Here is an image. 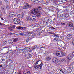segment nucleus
<instances>
[{"mask_svg":"<svg viewBox=\"0 0 74 74\" xmlns=\"http://www.w3.org/2000/svg\"><path fill=\"white\" fill-rule=\"evenodd\" d=\"M54 36H55L57 38H59V36H58L56 34H54Z\"/></svg>","mask_w":74,"mask_h":74,"instance_id":"30","label":"nucleus"},{"mask_svg":"<svg viewBox=\"0 0 74 74\" xmlns=\"http://www.w3.org/2000/svg\"><path fill=\"white\" fill-rule=\"evenodd\" d=\"M63 71V70H62V68L60 69V71Z\"/></svg>","mask_w":74,"mask_h":74,"instance_id":"39","label":"nucleus"},{"mask_svg":"<svg viewBox=\"0 0 74 74\" xmlns=\"http://www.w3.org/2000/svg\"><path fill=\"white\" fill-rule=\"evenodd\" d=\"M72 42L73 44V45H74V40L72 41Z\"/></svg>","mask_w":74,"mask_h":74,"instance_id":"40","label":"nucleus"},{"mask_svg":"<svg viewBox=\"0 0 74 74\" xmlns=\"http://www.w3.org/2000/svg\"><path fill=\"white\" fill-rule=\"evenodd\" d=\"M51 57L49 56H47L45 60L46 61H49V60H51Z\"/></svg>","mask_w":74,"mask_h":74,"instance_id":"14","label":"nucleus"},{"mask_svg":"<svg viewBox=\"0 0 74 74\" xmlns=\"http://www.w3.org/2000/svg\"><path fill=\"white\" fill-rule=\"evenodd\" d=\"M61 72H62V74H64V72H63V71H62Z\"/></svg>","mask_w":74,"mask_h":74,"instance_id":"47","label":"nucleus"},{"mask_svg":"<svg viewBox=\"0 0 74 74\" xmlns=\"http://www.w3.org/2000/svg\"><path fill=\"white\" fill-rule=\"evenodd\" d=\"M1 8L2 11H5V6H2Z\"/></svg>","mask_w":74,"mask_h":74,"instance_id":"22","label":"nucleus"},{"mask_svg":"<svg viewBox=\"0 0 74 74\" xmlns=\"http://www.w3.org/2000/svg\"><path fill=\"white\" fill-rule=\"evenodd\" d=\"M65 47H66V46H65Z\"/></svg>","mask_w":74,"mask_h":74,"instance_id":"61","label":"nucleus"},{"mask_svg":"<svg viewBox=\"0 0 74 74\" xmlns=\"http://www.w3.org/2000/svg\"><path fill=\"white\" fill-rule=\"evenodd\" d=\"M20 25L21 26H24V23L22 21L21 22L20 20V23H19Z\"/></svg>","mask_w":74,"mask_h":74,"instance_id":"19","label":"nucleus"},{"mask_svg":"<svg viewBox=\"0 0 74 74\" xmlns=\"http://www.w3.org/2000/svg\"><path fill=\"white\" fill-rule=\"evenodd\" d=\"M2 62H4V61H5V59L3 58L2 59Z\"/></svg>","mask_w":74,"mask_h":74,"instance_id":"36","label":"nucleus"},{"mask_svg":"<svg viewBox=\"0 0 74 74\" xmlns=\"http://www.w3.org/2000/svg\"><path fill=\"white\" fill-rule=\"evenodd\" d=\"M30 40V39H29V38L26 41V42H28V41H29V40Z\"/></svg>","mask_w":74,"mask_h":74,"instance_id":"38","label":"nucleus"},{"mask_svg":"<svg viewBox=\"0 0 74 74\" xmlns=\"http://www.w3.org/2000/svg\"><path fill=\"white\" fill-rule=\"evenodd\" d=\"M24 50L26 49V50L29 49H30V47H26L24 48Z\"/></svg>","mask_w":74,"mask_h":74,"instance_id":"28","label":"nucleus"},{"mask_svg":"<svg viewBox=\"0 0 74 74\" xmlns=\"http://www.w3.org/2000/svg\"><path fill=\"white\" fill-rule=\"evenodd\" d=\"M58 49H59L60 50V48H59V47H58Z\"/></svg>","mask_w":74,"mask_h":74,"instance_id":"53","label":"nucleus"},{"mask_svg":"<svg viewBox=\"0 0 74 74\" xmlns=\"http://www.w3.org/2000/svg\"><path fill=\"white\" fill-rule=\"evenodd\" d=\"M2 4V1H0V5H1Z\"/></svg>","mask_w":74,"mask_h":74,"instance_id":"37","label":"nucleus"},{"mask_svg":"<svg viewBox=\"0 0 74 74\" xmlns=\"http://www.w3.org/2000/svg\"><path fill=\"white\" fill-rule=\"evenodd\" d=\"M16 48H18V47H16Z\"/></svg>","mask_w":74,"mask_h":74,"instance_id":"60","label":"nucleus"},{"mask_svg":"<svg viewBox=\"0 0 74 74\" xmlns=\"http://www.w3.org/2000/svg\"><path fill=\"white\" fill-rule=\"evenodd\" d=\"M24 74H30V71H29L26 73H25Z\"/></svg>","mask_w":74,"mask_h":74,"instance_id":"31","label":"nucleus"},{"mask_svg":"<svg viewBox=\"0 0 74 74\" xmlns=\"http://www.w3.org/2000/svg\"><path fill=\"white\" fill-rule=\"evenodd\" d=\"M29 58H31L32 57V54H29Z\"/></svg>","mask_w":74,"mask_h":74,"instance_id":"33","label":"nucleus"},{"mask_svg":"<svg viewBox=\"0 0 74 74\" xmlns=\"http://www.w3.org/2000/svg\"><path fill=\"white\" fill-rule=\"evenodd\" d=\"M3 25L0 22V26H3Z\"/></svg>","mask_w":74,"mask_h":74,"instance_id":"43","label":"nucleus"},{"mask_svg":"<svg viewBox=\"0 0 74 74\" xmlns=\"http://www.w3.org/2000/svg\"><path fill=\"white\" fill-rule=\"evenodd\" d=\"M15 73L16 74V72H15Z\"/></svg>","mask_w":74,"mask_h":74,"instance_id":"59","label":"nucleus"},{"mask_svg":"<svg viewBox=\"0 0 74 74\" xmlns=\"http://www.w3.org/2000/svg\"><path fill=\"white\" fill-rule=\"evenodd\" d=\"M24 50H25L24 48L23 49H21L19 50V52L20 53H22V52H23V51H24Z\"/></svg>","mask_w":74,"mask_h":74,"instance_id":"24","label":"nucleus"},{"mask_svg":"<svg viewBox=\"0 0 74 74\" xmlns=\"http://www.w3.org/2000/svg\"><path fill=\"white\" fill-rule=\"evenodd\" d=\"M15 34V33H11V34Z\"/></svg>","mask_w":74,"mask_h":74,"instance_id":"51","label":"nucleus"},{"mask_svg":"<svg viewBox=\"0 0 74 74\" xmlns=\"http://www.w3.org/2000/svg\"><path fill=\"white\" fill-rule=\"evenodd\" d=\"M73 23H68L67 25L66 26L67 27H73Z\"/></svg>","mask_w":74,"mask_h":74,"instance_id":"10","label":"nucleus"},{"mask_svg":"<svg viewBox=\"0 0 74 74\" xmlns=\"http://www.w3.org/2000/svg\"><path fill=\"white\" fill-rule=\"evenodd\" d=\"M16 28L17 29H18L19 30H25V29H26V27L21 26L17 27Z\"/></svg>","mask_w":74,"mask_h":74,"instance_id":"9","label":"nucleus"},{"mask_svg":"<svg viewBox=\"0 0 74 74\" xmlns=\"http://www.w3.org/2000/svg\"><path fill=\"white\" fill-rule=\"evenodd\" d=\"M0 67H3V66L1 64L0 65Z\"/></svg>","mask_w":74,"mask_h":74,"instance_id":"46","label":"nucleus"},{"mask_svg":"<svg viewBox=\"0 0 74 74\" xmlns=\"http://www.w3.org/2000/svg\"><path fill=\"white\" fill-rule=\"evenodd\" d=\"M31 14H32L34 15L36 14L37 16V17H40L41 15V11H38L36 9H33L31 11Z\"/></svg>","mask_w":74,"mask_h":74,"instance_id":"2","label":"nucleus"},{"mask_svg":"<svg viewBox=\"0 0 74 74\" xmlns=\"http://www.w3.org/2000/svg\"><path fill=\"white\" fill-rule=\"evenodd\" d=\"M33 47V48H32V50H34L37 47V45L34 46Z\"/></svg>","mask_w":74,"mask_h":74,"instance_id":"23","label":"nucleus"},{"mask_svg":"<svg viewBox=\"0 0 74 74\" xmlns=\"http://www.w3.org/2000/svg\"><path fill=\"white\" fill-rule=\"evenodd\" d=\"M41 48H45V47H41Z\"/></svg>","mask_w":74,"mask_h":74,"instance_id":"41","label":"nucleus"},{"mask_svg":"<svg viewBox=\"0 0 74 74\" xmlns=\"http://www.w3.org/2000/svg\"><path fill=\"white\" fill-rule=\"evenodd\" d=\"M34 35H32V37H34Z\"/></svg>","mask_w":74,"mask_h":74,"instance_id":"52","label":"nucleus"},{"mask_svg":"<svg viewBox=\"0 0 74 74\" xmlns=\"http://www.w3.org/2000/svg\"><path fill=\"white\" fill-rule=\"evenodd\" d=\"M53 29H55V28H53Z\"/></svg>","mask_w":74,"mask_h":74,"instance_id":"58","label":"nucleus"},{"mask_svg":"<svg viewBox=\"0 0 74 74\" xmlns=\"http://www.w3.org/2000/svg\"><path fill=\"white\" fill-rule=\"evenodd\" d=\"M58 60L56 57H54L52 59V62L53 63H56Z\"/></svg>","mask_w":74,"mask_h":74,"instance_id":"7","label":"nucleus"},{"mask_svg":"<svg viewBox=\"0 0 74 74\" xmlns=\"http://www.w3.org/2000/svg\"><path fill=\"white\" fill-rule=\"evenodd\" d=\"M18 18H23V16H24V14H20L18 15Z\"/></svg>","mask_w":74,"mask_h":74,"instance_id":"16","label":"nucleus"},{"mask_svg":"<svg viewBox=\"0 0 74 74\" xmlns=\"http://www.w3.org/2000/svg\"><path fill=\"white\" fill-rule=\"evenodd\" d=\"M16 15V13L15 12H11L9 13V16H15Z\"/></svg>","mask_w":74,"mask_h":74,"instance_id":"6","label":"nucleus"},{"mask_svg":"<svg viewBox=\"0 0 74 74\" xmlns=\"http://www.w3.org/2000/svg\"><path fill=\"white\" fill-rule=\"evenodd\" d=\"M56 55L59 57H62V56H64V53L61 51H56Z\"/></svg>","mask_w":74,"mask_h":74,"instance_id":"3","label":"nucleus"},{"mask_svg":"<svg viewBox=\"0 0 74 74\" xmlns=\"http://www.w3.org/2000/svg\"><path fill=\"white\" fill-rule=\"evenodd\" d=\"M61 24L62 25H64V26H66V23H61Z\"/></svg>","mask_w":74,"mask_h":74,"instance_id":"29","label":"nucleus"},{"mask_svg":"<svg viewBox=\"0 0 74 74\" xmlns=\"http://www.w3.org/2000/svg\"><path fill=\"white\" fill-rule=\"evenodd\" d=\"M72 29H73L72 28Z\"/></svg>","mask_w":74,"mask_h":74,"instance_id":"63","label":"nucleus"},{"mask_svg":"<svg viewBox=\"0 0 74 74\" xmlns=\"http://www.w3.org/2000/svg\"><path fill=\"white\" fill-rule=\"evenodd\" d=\"M14 27H15V26L14 25L13 26V28H14Z\"/></svg>","mask_w":74,"mask_h":74,"instance_id":"55","label":"nucleus"},{"mask_svg":"<svg viewBox=\"0 0 74 74\" xmlns=\"http://www.w3.org/2000/svg\"><path fill=\"white\" fill-rule=\"evenodd\" d=\"M60 63H61V62L59 60H57L56 62V63H55L56 64V65H58V66L60 65Z\"/></svg>","mask_w":74,"mask_h":74,"instance_id":"13","label":"nucleus"},{"mask_svg":"<svg viewBox=\"0 0 74 74\" xmlns=\"http://www.w3.org/2000/svg\"><path fill=\"white\" fill-rule=\"evenodd\" d=\"M49 29H51V27H50L49 28Z\"/></svg>","mask_w":74,"mask_h":74,"instance_id":"57","label":"nucleus"},{"mask_svg":"<svg viewBox=\"0 0 74 74\" xmlns=\"http://www.w3.org/2000/svg\"><path fill=\"white\" fill-rule=\"evenodd\" d=\"M14 1H16V2H17V0H14Z\"/></svg>","mask_w":74,"mask_h":74,"instance_id":"54","label":"nucleus"},{"mask_svg":"<svg viewBox=\"0 0 74 74\" xmlns=\"http://www.w3.org/2000/svg\"><path fill=\"white\" fill-rule=\"evenodd\" d=\"M31 7H32V6L31 5H29L27 3H26V5L23 7V9H27L29 8H30Z\"/></svg>","mask_w":74,"mask_h":74,"instance_id":"5","label":"nucleus"},{"mask_svg":"<svg viewBox=\"0 0 74 74\" xmlns=\"http://www.w3.org/2000/svg\"><path fill=\"white\" fill-rule=\"evenodd\" d=\"M26 19L27 21H30L31 20V18H30V17H27L26 18Z\"/></svg>","mask_w":74,"mask_h":74,"instance_id":"18","label":"nucleus"},{"mask_svg":"<svg viewBox=\"0 0 74 74\" xmlns=\"http://www.w3.org/2000/svg\"><path fill=\"white\" fill-rule=\"evenodd\" d=\"M12 28H13V27H8V29L9 30H10V31H12V30H13Z\"/></svg>","mask_w":74,"mask_h":74,"instance_id":"21","label":"nucleus"},{"mask_svg":"<svg viewBox=\"0 0 74 74\" xmlns=\"http://www.w3.org/2000/svg\"><path fill=\"white\" fill-rule=\"evenodd\" d=\"M31 20L32 21H33V22L36 21V17L35 16H32L31 18Z\"/></svg>","mask_w":74,"mask_h":74,"instance_id":"12","label":"nucleus"},{"mask_svg":"<svg viewBox=\"0 0 74 74\" xmlns=\"http://www.w3.org/2000/svg\"><path fill=\"white\" fill-rule=\"evenodd\" d=\"M6 8L7 9H10V7H9V6H7L6 7Z\"/></svg>","mask_w":74,"mask_h":74,"instance_id":"35","label":"nucleus"},{"mask_svg":"<svg viewBox=\"0 0 74 74\" xmlns=\"http://www.w3.org/2000/svg\"><path fill=\"white\" fill-rule=\"evenodd\" d=\"M73 37L71 34H69L67 36V38L69 40H70Z\"/></svg>","mask_w":74,"mask_h":74,"instance_id":"11","label":"nucleus"},{"mask_svg":"<svg viewBox=\"0 0 74 74\" xmlns=\"http://www.w3.org/2000/svg\"><path fill=\"white\" fill-rule=\"evenodd\" d=\"M38 0H34V1H38Z\"/></svg>","mask_w":74,"mask_h":74,"instance_id":"49","label":"nucleus"},{"mask_svg":"<svg viewBox=\"0 0 74 74\" xmlns=\"http://www.w3.org/2000/svg\"><path fill=\"white\" fill-rule=\"evenodd\" d=\"M5 2H6L7 3V2H8V0H4Z\"/></svg>","mask_w":74,"mask_h":74,"instance_id":"42","label":"nucleus"},{"mask_svg":"<svg viewBox=\"0 0 74 74\" xmlns=\"http://www.w3.org/2000/svg\"><path fill=\"white\" fill-rule=\"evenodd\" d=\"M72 58V54H70L67 56V59L68 60H71Z\"/></svg>","mask_w":74,"mask_h":74,"instance_id":"8","label":"nucleus"},{"mask_svg":"<svg viewBox=\"0 0 74 74\" xmlns=\"http://www.w3.org/2000/svg\"><path fill=\"white\" fill-rule=\"evenodd\" d=\"M13 40V42H16L17 41H18V39L17 38H15V39H14Z\"/></svg>","mask_w":74,"mask_h":74,"instance_id":"20","label":"nucleus"},{"mask_svg":"<svg viewBox=\"0 0 74 74\" xmlns=\"http://www.w3.org/2000/svg\"><path fill=\"white\" fill-rule=\"evenodd\" d=\"M10 52L9 51H8L6 53L7 54V53H9V52Z\"/></svg>","mask_w":74,"mask_h":74,"instance_id":"50","label":"nucleus"},{"mask_svg":"<svg viewBox=\"0 0 74 74\" xmlns=\"http://www.w3.org/2000/svg\"><path fill=\"white\" fill-rule=\"evenodd\" d=\"M48 33H50V34H53V33H51V32H48Z\"/></svg>","mask_w":74,"mask_h":74,"instance_id":"44","label":"nucleus"},{"mask_svg":"<svg viewBox=\"0 0 74 74\" xmlns=\"http://www.w3.org/2000/svg\"><path fill=\"white\" fill-rule=\"evenodd\" d=\"M7 44V41L5 40L3 42V44L4 45H5V44Z\"/></svg>","mask_w":74,"mask_h":74,"instance_id":"27","label":"nucleus"},{"mask_svg":"<svg viewBox=\"0 0 74 74\" xmlns=\"http://www.w3.org/2000/svg\"><path fill=\"white\" fill-rule=\"evenodd\" d=\"M13 22L14 24H16V25L19 24V23H20V19L18 18H16L13 20Z\"/></svg>","mask_w":74,"mask_h":74,"instance_id":"4","label":"nucleus"},{"mask_svg":"<svg viewBox=\"0 0 74 74\" xmlns=\"http://www.w3.org/2000/svg\"><path fill=\"white\" fill-rule=\"evenodd\" d=\"M18 74H22V73L21 72H20Z\"/></svg>","mask_w":74,"mask_h":74,"instance_id":"48","label":"nucleus"},{"mask_svg":"<svg viewBox=\"0 0 74 74\" xmlns=\"http://www.w3.org/2000/svg\"><path fill=\"white\" fill-rule=\"evenodd\" d=\"M54 40H55V41H57V39L56 38H54Z\"/></svg>","mask_w":74,"mask_h":74,"instance_id":"45","label":"nucleus"},{"mask_svg":"<svg viewBox=\"0 0 74 74\" xmlns=\"http://www.w3.org/2000/svg\"><path fill=\"white\" fill-rule=\"evenodd\" d=\"M33 34V32H28V34H27L28 36V37H30V36H31V34Z\"/></svg>","mask_w":74,"mask_h":74,"instance_id":"15","label":"nucleus"},{"mask_svg":"<svg viewBox=\"0 0 74 74\" xmlns=\"http://www.w3.org/2000/svg\"><path fill=\"white\" fill-rule=\"evenodd\" d=\"M9 47L8 46H5L3 47V48H8Z\"/></svg>","mask_w":74,"mask_h":74,"instance_id":"34","label":"nucleus"},{"mask_svg":"<svg viewBox=\"0 0 74 74\" xmlns=\"http://www.w3.org/2000/svg\"><path fill=\"white\" fill-rule=\"evenodd\" d=\"M8 42L9 44H12L13 43V41L12 40H8Z\"/></svg>","mask_w":74,"mask_h":74,"instance_id":"17","label":"nucleus"},{"mask_svg":"<svg viewBox=\"0 0 74 74\" xmlns=\"http://www.w3.org/2000/svg\"><path fill=\"white\" fill-rule=\"evenodd\" d=\"M20 35H21L22 36H24V34L23 33H20L19 34Z\"/></svg>","mask_w":74,"mask_h":74,"instance_id":"32","label":"nucleus"},{"mask_svg":"<svg viewBox=\"0 0 74 74\" xmlns=\"http://www.w3.org/2000/svg\"><path fill=\"white\" fill-rule=\"evenodd\" d=\"M59 17H61V15H60L59 16Z\"/></svg>","mask_w":74,"mask_h":74,"instance_id":"56","label":"nucleus"},{"mask_svg":"<svg viewBox=\"0 0 74 74\" xmlns=\"http://www.w3.org/2000/svg\"><path fill=\"white\" fill-rule=\"evenodd\" d=\"M3 25H5V24H4Z\"/></svg>","mask_w":74,"mask_h":74,"instance_id":"62","label":"nucleus"},{"mask_svg":"<svg viewBox=\"0 0 74 74\" xmlns=\"http://www.w3.org/2000/svg\"><path fill=\"white\" fill-rule=\"evenodd\" d=\"M61 61L62 62H65L66 60H65V59L63 58L61 59Z\"/></svg>","mask_w":74,"mask_h":74,"instance_id":"25","label":"nucleus"},{"mask_svg":"<svg viewBox=\"0 0 74 74\" xmlns=\"http://www.w3.org/2000/svg\"><path fill=\"white\" fill-rule=\"evenodd\" d=\"M43 64L41 60H38L34 63V67L36 69H41L42 67Z\"/></svg>","mask_w":74,"mask_h":74,"instance_id":"1","label":"nucleus"},{"mask_svg":"<svg viewBox=\"0 0 74 74\" xmlns=\"http://www.w3.org/2000/svg\"><path fill=\"white\" fill-rule=\"evenodd\" d=\"M36 9V10H37V11H38V10H40L41 9V7L40 6H39L38 7V9Z\"/></svg>","mask_w":74,"mask_h":74,"instance_id":"26","label":"nucleus"}]
</instances>
